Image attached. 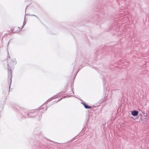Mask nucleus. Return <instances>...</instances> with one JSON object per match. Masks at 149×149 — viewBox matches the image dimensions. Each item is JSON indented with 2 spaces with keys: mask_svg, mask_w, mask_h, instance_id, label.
Instances as JSON below:
<instances>
[{
  "mask_svg": "<svg viewBox=\"0 0 149 149\" xmlns=\"http://www.w3.org/2000/svg\"><path fill=\"white\" fill-rule=\"evenodd\" d=\"M22 28V26H16L13 30V31H14L15 33H17L20 31Z\"/></svg>",
  "mask_w": 149,
  "mask_h": 149,
  "instance_id": "1",
  "label": "nucleus"
},
{
  "mask_svg": "<svg viewBox=\"0 0 149 149\" xmlns=\"http://www.w3.org/2000/svg\"><path fill=\"white\" fill-rule=\"evenodd\" d=\"M131 113L132 115L134 116H137L139 112L137 111L133 110L132 111Z\"/></svg>",
  "mask_w": 149,
  "mask_h": 149,
  "instance_id": "2",
  "label": "nucleus"
},
{
  "mask_svg": "<svg viewBox=\"0 0 149 149\" xmlns=\"http://www.w3.org/2000/svg\"><path fill=\"white\" fill-rule=\"evenodd\" d=\"M83 105H84V107L86 109H88V108L91 109V107L90 106H88L84 103H83Z\"/></svg>",
  "mask_w": 149,
  "mask_h": 149,
  "instance_id": "3",
  "label": "nucleus"
},
{
  "mask_svg": "<svg viewBox=\"0 0 149 149\" xmlns=\"http://www.w3.org/2000/svg\"><path fill=\"white\" fill-rule=\"evenodd\" d=\"M147 114H146V115H144V117H147Z\"/></svg>",
  "mask_w": 149,
  "mask_h": 149,
  "instance_id": "4",
  "label": "nucleus"
}]
</instances>
